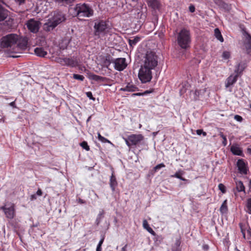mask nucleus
Segmentation results:
<instances>
[{
	"label": "nucleus",
	"mask_w": 251,
	"mask_h": 251,
	"mask_svg": "<svg viewBox=\"0 0 251 251\" xmlns=\"http://www.w3.org/2000/svg\"><path fill=\"white\" fill-rule=\"evenodd\" d=\"M28 40L25 37H21L17 34L11 33L2 37L0 39V46L9 48L13 52L18 50H25L27 47Z\"/></svg>",
	"instance_id": "nucleus-1"
},
{
	"label": "nucleus",
	"mask_w": 251,
	"mask_h": 251,
	"mask_svg": "<svg viewBox=\"0 0 251 251\" xmlns=\"http://www.w3.org/2000/svg\"><path fill=\"white\" fill-rule=\"evenodd\" d=\"M66 20V16L63 12L54 11L49 15L48 19L43 25V29L45 31H50Z\"/></svg>",
	"instance_id": "nucleus-2"
},
{
	"label": "nucleus",
	"mask_w": 251,
	"mask_h": 251,
	"mask_svg": "<svg viewBox=\"0 0 251 251\" xmlns=\"http://www.w3.org/2000/svg\"><path fill=\"white\" fill-rule=\"evenodd\" d=\"M158 57L156 53L152 51H147L141 60V66L154 69L158 64Z\"/></svg>",
	"instance_id": "nucleus-3"
},
{
	"label": "nucleus",
	"mask_w": 251,
	"mask_h": 251,
	"mask_svg": "<svg viewBox=\"0 0 251 251\" xmlns=\"http://www.w3.org/2000/svg\"><path fill=\"white\" fill-rule=\"evenodd\" d=\"M178 45L183 49H187L190 47L191 37L190 31L186 28H182L177 34Z\"/></svg>",
	"instance_id": "nucleus-4"
},
{
	"label": "nucleus",
	"mask_w": 251,
	"mask_h": 251,
	"mask_svg": "<svg viewBox=\"0 0 251 251\" xmlns=\"http://www.w3.org/2000/svg\"><path fill=\"white\" fill-rule=\"evenodd\" d=\"M75 14L79 18H89L93 16L94 10L88 4L85 3H78L74 8Z\"/></svg>",
	"instance_id": "nucleus-5"
},
{
	"label": "nucleus",
	"mask_w": 251,
	"mask_h": 251,
	"mask_svg": "<svg viewBox=\"0 0 251 251\" xmlns=\"http://www.w3.org/2000/svg\"><path fill=\"white\" fill-rule=\"evenodd\" d=\"M94 34L98 38L104 36L109 32L110 28L106 22L100 21L95 23Z\"/></svg>",
	"instance_id": "nucleus-6"
},
{
	"label": "nucleus",
	"mask_w": 251,
	"mask_h": 251,
	"mask_svg": "<svg viewBox=\"0 0 251 251\" xmlns=\"http://www.w3.org/2000/svg\"><path fill=\"white\" fill-rule=\"evenodd\" d=\"M152 69L141 65L138 72V78L142 83L150 82L152 78Z\"/></svg>",
	"instance_id": "nucleus-7"
},
{
	"label": "nucleus",
	"mask_w": 251,
	"mask_h": 251,
	"mask_svg": "<svg viewBox=\"0 0 251 251\" xmlns=\"http://www.w3.org/2000/svg\"><path fill=\"white\" fill-rule=\"evenodd\" d=\"M26 25L29 30L33 33H37L39 31L41 23L38 20L31 19L27 22Z\"/></svg>",
	"instance_id": "nucleus-8"
},
{
	"label": "nucleus",
	"mask_w": 251,
	"mask_h": 251,
	"mask_svg": "<svg viewBox=\"0 0 251 251\" xmlns=\"http://www.w3.org/2000/svg\"><path fill=\"white\" fill-rule=\"evenodd\" d=\"M112 63L114 64V68L117 71H122L127 66L125 58H118L114 60Z\"/></svg>",
	"instance_id": "nucleus-9"
},
{
	"label": "nucleus",
	"mask_w": 251,
	"mask_h": 251,
	"mask_svg": "<svg viewBox=\"0 0 251 251\" xmlns=\"http://www.w3.org/2000/svg\"><path fill=\"white\" fill-rule=\"evenodd\" d=\"M144 140V137L140 134H131L129 135V141H131V146L139 145Z\"/></svg>",
	"instance_id": "nucleus-10"
},
{
	"label": "nucleus",
	"mask_w": 251,
	"mask_h": 251,
	"mask_svg": "<svg viewBox=\"0 0 251 251\" xmlns=\"http://www.w3.org/2000/svg\"><path fill=\"white\" fill-rule=\"evenodd\" d=\"M243 34L245 38V46L247 52L251 56V36L245 30H243Z\"/></svg>",
	"instance_id": "nucleus-11"
},
{
	"label": "nucleus",
	"mask_w": 251,
	"mask_h": 251,
	"mask_svg": "<svg viewBox=\"0 0 251 251\" xmlns=\"http://www.w3.org/2000/svg\"><path fill=\"white\" fill-rule=\"evenodd\" d=\"M2 209L7 218L12 219L14 216V207L13 204L6 205L0 208Z\"/></svg>",
	"instance_id": "nucleus-12"
},
{
	"label": "nucleus",
	"mask_w": 251,
	"mask_h": 251,
	"mask_svg": "<svg viewBox=\"0 0 251 251\" xmlns=\"http://www.w3.org/2000/svg\"><path fill=\"white\" fill-rule=\"evenodd\" d=\"M237 167L240 173L247 175L249 171L247 165L243 159H239L237 162Z\"/></svg>",
	"instance_id": "nucleus-13"
},
{
	"label": "nucleus",
	"mask_w": 251,
	"mask_h": 251,
	"mask_svg": "<svg viewBox=\"0 0 251 251\" xmlns=\"http://www.w3.org/2000/svg\"><path fill=\"white\" fill-rule=\"evenodd\" d=\"M6 5L4 0H0V22L4 21L8 16V11L3 7Z\"/></svg>",
	"instance_id": "nucleus-14"
},
{
	"label": "nucleus",
	"mask_w": 251,
	"mask_h": 251,
	"mask_svg": "<svg viewBox=\"0 0 251 251\" xmlns=\"http://www.w3.org/2000/svg\"><path fill=\"white\" fill-rule=\"evenodd\" d=\"M238 77V73L235 75H230L226 80V87L228 88L233 85L236 82Z\"/></svg>",
	"instance_id": "nucleus-15"
},
{
	"label": "nucleus",
	"mask_w": 251,
	"mask_h": 251,
	"mask_svg": "<svg viewBox=\"0 0 251 251\" xmlns=\"http://www.w3.org/2000/svg\"><path fill=\"white\" fill-rule=\"evenodd\" d=\"M230 151L234 155L243 156V151L238 146H232L230 148Z\"/></svg>",
	"instance_id": "nucleus-16"
},
{
	"label": "nucleus",
	"mask_w": 251,
	"mask_h": 251,
	"mask_svg": "<svg viewBox=\"0 0 251 251\" xmlns=\"http://www.w3.org/2000/svg\"><path fill=\"white\" fill-rule=\"evenodd\" d=\"M148 5L154 10L157 9L159 7V2L157 0H148Z\"/></svg>",
	"instance_id": "nucleus-17"
},
{
	"label": "nucleus",
	"mask_w": 251,
	"mask_h": 251,
	"mask_svg": "<svg viewBox=\"0 0 251 251\" xmlns=\"http://www.w3.org/2000/svg\"><path fill=\"white\" fill-rule=\"evenodd\" d=\"M63 62L67 66L74 67L76 66V62L72 58H65L63 59Z\"/></svg>",
	"instance_id": "nucleus-18"
},
{
	"label": "nucleus",
	"mask_w": 251,
	"mask_h": 251,
	"mask_svg": "<svg viewBox=\"0 0 251 251\" xmlns=\"http://www.w3.org/2000/svg\"><path fill=\"white\" fill-rule=\"evenodd\" d=\"M137 87L132 84L128 83L126 86L123 87L120 89L121 91L134 92L135 91Z\"/></svg>",
	"instance_id": "nucleus-19"
},
{
	"label": "nucleus",
	"mask_w": 251,
	"mask_h": 251,
	"mask_svg": "<svg viewBox=\"0 0 251 251\" xmlns=\"http://www.w3.org/2000/svg\"><path fill=\"white\" fill-rule=\"evenodd\" d=\"M34 52L37 56L42 57H45L47 54V51L42 48H35L34 49Z\"/></svg>",
	"instance_id": "nucleus-20"
},
{
	"label": "nucleus",
	"mask_w": 251,
	"mask_h": 251,
	"mask_svg": "<svg viewBox=\"0 0 251 251\" xmlns=\"http://www.w3.org/2000/svg\"><path fill=\"white\" fill-rule=\"evenodd\" d=\"M117 185V182L115 176L112 174L110 179V186L113 192L115 190V187Z\"/></svg>",
	"instance_id": "nucleus-21"
},
{
	"label": "nucleus",
	"mask_w": 251,
	"mask_h": 251,
	"mask_svg": "<svg viewBox=\"0 0 251 251\" xmlns=\"http://www.w3.org/2000/svg\"><path fill=\"white\" fill-rule=\"evenodd\" d=\"M143 226L146 229L149 233L152 235H155V233L153 229L150 226L147 221L145 219L143 221Z\"/></svg>",
	"instance_id": "nucleus-22"
},
{
	"label": "nucleus",
	"mask_w": 251,
	"mask_h": 251,
	"mask_svg": "<svg viewBox=\"0 0 251 251\" xmlns=\"http://www.w3.org/2000/svg\"><path fill=\"white\" fill-rule=\"evenodd\" d=\"M236 188L238 192H245V188L243 184V183L241 181H236Z\"/></svg>",
	"instance_id": "nucleus-23"
},
{
	"label": "nucleus",
	"mask_w": 251,
	"mask_h": 251,
	"mask_svg": "<svg viewBox=\"0 0 251 251\" xmlns=\"http://www.w3.org/2000/svg\"><path fill=\"white\" fill-rule=\"evenodd\" d=\"M245 210L247 213L251 214V197L246 201Z\"/></svg>",
	"instance_id": "nucleus-24"
},
{
	"label": "nucleus",
	"mask_w": 251,
	"mask_h": 251,
	"mask_svg": "<svg viewBox=\"0 0 251 251\" xmlns=\"http://www.w3.org/2000/svg\"><path fill=\"white\" fill-rule=\"evenodd\" d=\"M214 35L215 37L220 42H224V38L219 28H216L214 29Z\"/></svg>",
	"instance_id": "nucleus-25"
},
{
	"label": "nucleus",
	"mask_w": 251,
	"mask_h": 251,
	"mask_svg": "<svg viewBox=\"0 0 251 251\" xmlns=\"http://www.w3.org/2000/svg\"><path fill=\"white\" fill-rule=\"evenodd\" d=\"M141 38L139 36H135L132 39H128V44L130 46L133 47L135 46L138 42L140 41Z\"/></svg>",
	"instance_id": "nucleus-26"
},
{
	"label": "nucleus",
	"mask_w": 251,
	"mask_h": 251,
	"mask_svg": "<svg viewBox=\"0 0 251 251\" xmlns=\"http://www.w3.org/2000/svg\"><path fill=\"white\" fill-rule=\"evenodd\" d=\"M227 209V200H225L221 205L220 210L222 214H225L226 213Z\"/></svg>",
	"instance_id": "nucleus-27"
},
{
	"label": "nucleus",
	"mask_w": 251,
	"mask_h": 251,
	"mask_svg": "<svg viewBox=\"0 0 251 251\" xmlns=\"http://www.w3.org/2000/svg\"><path fill=\"white\" fill-rule=\"evenodd\" d=\"M55 2L62 5L69 4L75 1V0H53Z\"/></svg>",
	"instance_id": "nucleus-28"
},
{
	"label": "nucleus",
	"mask_w": 251,
	"mask_h": 251,
	"mask_svg": "<svg viewBox=\"0 0 251 251\" xmlns=\"http://www.w3.org/2000/svg\"><path fill=\"white\" fill-rule=\"evenodd\" d=\"M183 174V171H179L176 172L174 175L172 176V177L177 178L181 180L185 181L186 179L182 177L181 176Z\"/></svg>",
	"instance_id": "nucleus-29"
},
{
	"label": "nucleus",
	"mask_w": 251,
	"mask_h": 251,
	"mask_svg": "<svg viewBox=\"0 0 251 251\" xmlns=\"http://www.w3.org/2000/svg\"><path fill=\"white\" fill-rule=\"evenodd\" d=\"M90 77L92 79L97 81H103L105 79L104 77L96 75H90Z\"/></svg>",
	"instance_id": "nucleus-30"
},
{
	"label": "nucleus",
	"mask_w": 251,
	"mask_h": 251,
	"mask_svg": "<svg viewBox=\"0 0 251 251\" xmlns=\"http://www.w3.org/2000/svg\"><path fill=\"white\" fill-rule=\"evenodd\" d=\"M222 58L225 60L228 59L230 57V53L229 51H224L222 54Z\"/></svg>",
	"instance_id": "nucleus-31"
},
{
	"label": "nucleus",
	"mask_w": 251,
	"mask_h": 251,
	"mask_svg": "<svg viewBox=\"0 0 251 251\" xmlns=\"http://www.w3.org/2000/svg\"><path fill=\"white\" fill-rule=\"evenodd\" d=\"M73 78L80 81H83L84 79V76L83 75L75 74L73 75Z\"/></svg>",
	"instance_id": "nucleus-32"
},
{
	"label": "nucleus",
	"mask_w": 251,
	"mask_h": 251,
	"mask_svg": "<svg viewBox=\"0 0 251 251\" xmlns=\"http://www.w3.org/2000/svg\"><path fill=\"white\" fill-rule=\"evenodd\" d=\"M80 146L87 151H88L90 150V148L89 146L88 145V144L87 142L86 141H83L80 144Z\"/></svg>",
	"instance_id": "nucleus-33"
},
{
	"label": "nucleus",
	"mask_w": 251,
	"mask_h": 251,
	"mask_svg": "<svg viewBox=\"0 0 251 251\" xmlns=\"http://www.w3.org/2000/svg\"><path fill=\"white\" fill-rule=\"evenodd\" d=\"M165 167V165L163 163H160L153 168V171L154 172L158 171L159 170Z\"/></svg>",
	"instance_id": "nucleus-34"
},
{
	"label": "nucleus",
	"mask_w": 251,
	"mask_h": 251,
	"mask_svg": "<svg viewBox=\"0 0 251 251\" xmlns=\"http://www.w3.org/2000/svg\"><path fill=\"white\" fill-rule=\"evenodd\" d=\"M218 188L219 189V190L223 193H225L226 191V187L225 186V185L222 184V183H220L219 185H218Z\"/></svg>",
	"instance_id": "nucleus-35"
},
{
	"label": "nucleus",
	"mask_w": 251,
	"mask_h": 251,
	"mask_svg": "<svg viewBox=\"0 0 251 251\" xmlns=\"http://www.w3.org/2000/svg\"><path fill=\"white\" fill-rule=\"evenodd\" d=\"M124 139L128 147H131V141H129V135L127 138H124Z\"/></svg>",
	"instance_id": "nucleus-36"
},
{
	"label": "nucleus",
	"mask_w": 251,
	"mask_h": 251,
	"mask_svg": "<svg viewBox=\"0 0 251 251\" xmlns=\"http://www.w3.org/2000/svg\"><path fill=\"white\" fill-rule=\"evenodd\" d=\"M86 95L88 98H89L90 100H93V101L95 100V98L93 97L92 93L91 92H87L86 93Z\"/></svg>",
	"instance_id": "nucleus-37"
},
{
	"label": "nucleus",
	"mask_w": 251,
	"mask_h": 251,
	"mask_svg": "<svg viewBox=\"0 0 251 251\" xmlns=\"http://www.w3.org/2000/svg\"><path fill=\"white\" fill-rule=\"evenodd\" d=\"M220 136L223 139V144L224 146H226L227 144V140L226 137L223 133L220 134Z\"/></svg>",
	"instance_id": "nucleus-38"
},
{
	"label": "nucleus",
	"mask_w": 251,
	"mask_h": 251,
	"mask_svg": "<svg viewBox=\"0 0 251 251\" xmlns=\"http://www.w3.org/2000/svg\"><path fill=\"white\" fill-rule=\"evenodd\" d=\"M151 92L149 91H146L144 93H137L133 94V95H135V96H143L146 94H149Z\"/></svg>",
	"instance_id": "nucleus-39"
},
{
	"label": "nucleus",
	"mask_w": 251,
	"mask_h": 251,
	"mask_svg": "<svg viewBox=\"0 0 251 251\" xmlns=\"http://www.w3.org/2000/svg\"><path fill=\"white\" fill-rule=\"evenodd\" d=\"M197 134L199 135H201L202 134V135L204 136H205L206 135V133L205 132H204L202 129H198L196 131Z\"/></svg>",
	"instance_id": "nucleus-40"
},
{
	"label": "nucleus",
	"mask_w": 251,
	"mask_h": 251,
	"mask_svg": "<svg viewBox=\"0 0 251 251\" xmlns=\"http://www.w3.org/2000/svg\"><path fill=\"white\" fill-rule=\"evenodd\" d=\"M201 90H196L195 91V95L196 96V98H195L196 99H197L198 98H199L200 95H201Z\"/></svg>",
	"instance_id": "nucleus-41"
},
{
	"label": "nucleus",
	"mask_w": 251,
	"mask_h": 251,
	"mask_svg": "<svg viewBox=\"0 0 251 251\" xmlns=\"http://www.w3.org/2000/svg\"><path fill=\"white\" fill-rule=\"evenodd\" d=\"M99 140L102 143H110V142L108 139L103 136L101 137Z\"/></svg>",
	"instance_id": "nucleus-42"
},
{
	"label": "nucleus",
	"mask_w": 251,
	"mask_h": 251,
	"mask_svg": "<svg viewBox=\"0 0 251 251\" xmlns=\"http://www.w3.org/2000/svg\"><path fill=\"white\" fill-rule=\"evenodd\" d=\"M234 119L238 122H241L243 120V118L241 116L236 115L234 116Z\"/></svg>",
	"instance_id": "nucleus-43"
},
{
	"label": "nucleus",
	"mask_w": 251,
	"mask_h": 251,
	"mask_svg": "<svg viewBox=\"0 0 251 251\" xmlns=\"http://www.w3.org/2000/svg\"><path fill=\"white\" fill-rule=\"evenodd\" d=\"M104 215V211L101 210L100 211L97 217H99V218H100L101 219L103 218Z\"/></svg>",
	"instance_id": "nucleus-44"
},
{
	"label": "nucleus",
	"mask_w": 251,
	"mask_h": 251,
	"mask_svg": "<svg viewBox=\"0 0 251 251\" xmlns=\"http://www.w3.org/2000/svg\"><path fill=\"white\" fill-rule=\"evenodd\" d=\"M202 250L204 251H208L209 250V246L206 244H204L202 246Z\"/></svg>",
	"instance_id": "nucleus-45"
},
{
	"label": "nucleus",
	"mask_w": 251,
	"mask_h": 251,
	"mask_svg": "<svg viewBox=\"0 0 251 251\" xmlns=\"http://www.w3.org/2000/svg\"><path fill=\"white\" fill-rule=\"evenodd\" d=\"M189 9L191 12L193 13L195 10V7L193 5H190L189 7Z\"/></svg>",
	"instance_id": "nucleus-46"
},
{
	"label": "nucleus",
	"mask_w": 251,
	"mask_h": 251,
	"mask_svg": "<svg viewBox=\"0 0 251 251\" xmlns=\"http://www.w3.org/2000/svg\"><path fill=\"white\" fill-rule=\"evenodd\" d=\"M36 195L38 196H42V190L40 189H39L37 192H36Z\"/></svg>",
	"instance_id": "nucleus-47"
},
{
	"label": "nucleus",
	"mask_w": 251,
	"mask_h": 251,
	"mask_svg": "<svg viewBox=\"0 0 251 251\" xmlns=\"http://www.w3.org/2000/svg\"><path fill=\"white\" fill-rule=\"evenodd\" d=\"M37 198V197H36V194H33V195H32L31 196H30V200L31 201H33V200H36Z\"/></svg>",
	"instance_id": "nucleus-48"
},
{
	"label": "nucleus",
	"mask_w": 251,
	"mask_h": 251,
	"mask_svg": "<svg viewBox=\"0 0 251 251\" xmlns=\"http://www.w3.org/2000/svg\"><path fill=\"white\" fill-rule=\"evenodd\" d=\"M101 246L98 245L96 249V251H101Z\"/></svg>",
	"instance_id": "nucleus-49"
},
{
	"label": "nucleus",
	"mask_w": 251,
	"mask_h": 251,
	"mask_svg": "<svg viewBox=\"0 0 251 251\" xmlns=\"http://www.w3.org/2000/svg\"><path fill=\"white\" fill-rule=\"evenodd\" d=\"M101 221V219L97 217L96 220V223L97 225H99Z\"/></svg>",
	"instance_id": "nucleus-50"
},
{
	"label": "nucleus",
	"mask_w": 251,
	"mask_h": 251,
	"mask_svg": "<svg viewBox=\"0 0 251 251\" xmlns=\"http://www.w3.org/2000/svg\"><path fill=\"white\" fill-rule=\"evenodd\" d=\"M9 105L11 106H12L13 107H16V105H15V101H12L11 102H10L9 103Z\"/></svg>",
	"instance_id": "nucleus-51"
},
{
	"label": "nucleus",
	"mask_w": 251,
	"mask_h": 251,
	"mask_svg": "<svg viewBox=\"0 0 251 251\" xmlns=\"http://www.w3.org/2000/svg\"><path fill=\"white\" fill-rule=\"evenodd\" d=\"M103 241H104V238H102V239H101V240L100 241L98 245H100V246L102 245L103 242Z\"/></svg>",
	"instance_id": "nucleus-52"
},
{
	"label": "nucleus",
	"mask_w": 251,
	"mask_h": 251,
	"mask_svg": "<svg viewBox=\"0 0 251 251\" xmlns=\"http://www.w3.org/2000/svg\"><path fill=\"white\" fill-rule=\"evenodd\" d=\"M127 245H126L124 247L122 248L121 251H126Z\"/></svg>",
	"instance_id": "nucleus-53"
},
{
	"label": "nucleus",
	"mask_w": 251,
	"mask_h": 251,
	"mask_svg": "<svg viewBox=\"0 0 251 251\" xmlns=\"http://www.w3.org/2000/svg\"><path fill=\"white\" fill-rule=\"evenodd\" d=\"M15 0L19 2L20 4H22V3H24L25 1V0Z\"/></svg>",
	"instance_id": "nucleus-54"
},
{
	"label": "nucleus",
	"mask_w": 251,
	"mask_h": 251,
	"mask_svg": "<svg viewBox=\"0 0 251 251\" xmlns=\"http://www.w3.org/2000/svg\"><path fill=\"white\" fill-rule=\"evenodd\" d=\"M78 201L79 203H84V201L81 199H79V200H78Z\"/></svg>",
	"instance_id": "nucleus-55"
},
{
	"label": "nucleus",
	"mask_w": 251,
	"mask_h": 251,
	"mask_svg": "<svg viewBox=\"0 0 251 251\" xmlns=\"http://www.w3.org/2000/svg\"><path fill=\"white\" fill-rule=\"evenodd\" d=\"M98 137L99 140H100V137H102V136L100 134V133H99L98 134Z\"/></svg>",
	"instance_id": "nucleus-56"
},
{
	"label": "nucleus",
	"mask_w": 251,
	"mask_h": 251,
	"mask_svg": "<svg viewBox=\"0 0 251 251\" xmlns=\"http://www.w3.org/2000/svg\"><path fill=\"white\" fill-rule=\"evenodd\" d=\"M249 153L251 154V148L248 149Z\"/></svg>",
	"instance_id": "nucleus-57"
},
{
	"label": "nucleus",
	"mask_w": 251,
	"mask_h": 251,
	"mask_svg": "<svg viewBox=\"0 0 251 251\" xmlns=\"http://www.w3.org/2000/svg\"><path fill=\"white\" fill-rule=\"evenodd\" d=\"M235 251H240L239 249H237V247L235 248Z\"/></svg>",
	"instance_id": "nucleus-58"
},
{
	"label": "nucleus",
	"mask_w": 251,
	"mask_h": 251,
	"mask_svg": "<svg viewBox=\"0 0 251 251\" xmlns=\"http://www.w3.org/2000/svg\"><path fill=\"white\" fill-rule=\"evenodd\" d=\"M90 119H91V116H90V117L88 118V119H87V122L89 121L90 120Z\"/></svg>",
	"instance_id": "nucleus-59"
},
{
	"label": "nucleus",
	"mask_w": 251,
	"mask_h": 251,
	"mask_svg": "<svg viewBox=\"0 0 251 251\" xmlns=\"http://www.w3.org/2000/svg\"><path fill=\"white\" fill-rule=\"evenodd\" d=\"M131 1L133 2H137L138 0H131Z\"/></svg>",
	"instance_id": "nucleus-60"
},
{
	"label": "nucleus",
	"mask_w": 251,
	"mask_h": 251,
	"mask_svg": "<svg viewBox=\"0 0 251 251\" xmlns=\"http://www.w3.org/2000/svg\"><path fill=\"white\" fill-rule=\"evenodd\" d=\"M250 189H251V180L250 181Z\"/></svg>",
	"instance_id": "nucleus-61"
},
{
	"label": "nucleus",
	"mask_w": 251,
	"mask_h": 251,
	"mask_svg": "<svg viewBox=\"0 0 251 251\" xmlns=\"http://www.w3.org/2000/svg\"><path fill=\"white\" fill-rule=\"evenodd\" d=\"M173 251H178L177 250H174Z\"/></svg>",
	"instance_id": "nucleus-62"
},
{
	"label": "nucleus",
	"mask_w": 251,
	"mask_h": 251,
	"mask_svg": "<svg viewBox=\"0 0 251 251\" xmlns=\"http://www.w3.org/2000/svg\"><path fill=\"white\" fill-rule=\"evenodd\" d=\"M107 63H108V65H109V64H110V62H108Z\"/></svg>",
	"instance_id": "nucleus-63"
},
{
	"label": "nucleus",
	"mask_w": 251,
	"mask_h": 251,
	"mask_svg": "<svg viewBox=\"0 0 251 251\" xmlns=\"http://www.w3.org/2000/svg\"><path fill=\"white\" fill-rule=\"evenodd\" d=\"M244 237L245 238V234H244Z\"/></svg>",
	"instance_id": "nucleus-64"
}]
</instances>
